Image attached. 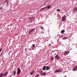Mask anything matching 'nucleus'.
Here are the masks:
<instances>
[{"label": "nucleus", "mask_w": 77, "mask_h": 77, "mask_svg": "<svg viewBox=\"0 0 77 77\" xmlns=\"http://www.w3.org/2000/svg\"><path fill=\"white\" fill-rule=\"evenodd\" d=\"M46 7H47V8L48 7V9L50 8L51 6H50V5H48V6H46Z\"/></svg>", "instance_id": "nucleus-18"}, {"label": "nucleus", "mask_w": 77, "mask_h": 77, "mask_svg": "<svg viewBox=\"0 0 77 77\" xmlns=\"http://www.w3.org/2000/svg\"><path fill=\"white\" fill-rule=\"evenodd\" d=\"M31 30V31H32V32H34V31H35V29H32Z\"/></svg>", "instance_id": "nucleus-21"}, {"label": "nucleus", "mask_w": 77, "mask_h": 77, "mask_svg": "<svg viewBox=\"0 0 77 77\" xmlns=\"http://www.w3.org/2000/svg\"><path fill=\"white\" fill-rule=\"evenodd\" d=\"M47 2H48V1H45V4H46V3H47Z\"/></svg>", "instance_id": "nucleus-26"}, {"label": "nucleus", "mask_w": 77, "mask_h": 77, "mask_svg": "<svg viewBox=\"0 0 77 77\" xmlns=\"http://www.w3.org/2000/svg\"><path fill=\"white\" fill-rule=\"evenodd\" d=\"M2 48H1L0 49V53L1 51H2Z\"/></svg>", "instance_id": "nucleus-28"}, {"label": "nucleus", "mask_w": 77, "mask_h": 77, "mask_svg": "<svg viewBox=\"0 0 77 77\" xmlns=\"http://www.w3.org/2000/svg\"><path fill=\"white\" fill-rule=\"evenodd\" d=\"M75 11V9H73V12H74V11Z\"/></svg>", "instance_id": "nucleus-29"}, {"label": "nucleus", "mask_w": 77, "mask_h": 77, "mask_svg": "<svg viewBox=\"0 0 77 77\" xmlns=\"http://www.w3.org/2000/svg\"><path fill=\"white\" fill-rule=\"evenodd\" d=\"M8 72H5L4 74H3L2 72H1L0 74V77H2V76H6L8 75Z\"/></svg>", "instance_id": "nucleus-1"}, {"label": "nucleus", "mask_w": 77, "mask_h": 77, "mask_svg": "<svg viewBox=\"0 0 77 77\" xmlns=\"http://www.w3.org/2000/svg\"><path fill=\"white\" fill-rule=\"evenodd\" d=\"M75 10L76 11H77V7H76L75 8Z\"/></svg>", "instance_id": "nucleus-25"}, {"label": "nucleus", "mask_w": 77, "mask_h": 77, "mask_svg": "<svg viewBox=\"0 0 77 77\" xmlns=\"http://www.w3.org/2000/svg\"><path fill=\"white\" fill-rule=\"evenodd\" d=\"M32 32H33L31 30L29 32V35H31V33H32Z\"/></svg>", "instance_id": "nucleus-14"}, {"label": "nucleus", "mask_w": 77, "mask_h": 77, "mask_svg": "<svg viewBox=\"0 0 77 77\" xmlns=\"http://www.w3.org/2000/svg\"><path fill=\"white\" fill-rule=\"evenodd\" d=\"M54 58L53 57H52L50 58V59L51 60V61H53V60H54Z\"/></svg>", "instance_id": "nucleus-17"}, {"label": "nucleus", "mask_w": 77, "mask_h": 77, "mask_svg": "<svg viewBox=\"0 0 77 77\" xmlns=\"http://www.w3.org/2000/svg\"><path fill=\"white\" fill-rule=\"evenodd\" d=\"M55 58L57 60H60V55H58V54L56 55L55 57Z\"/></svg>", "instance_id": "nucleus-2"}, {"label": "nucleus", "mask_w": 77, "mask_h": 77, "mask_svg": "<svg viewBox=\"0 0 77 77\" xmlns=\"http://www.w3.org/2000/svg\"><path fill=\"white\" fill-rule=\"evenodd\" d=\"M41 74L42 75H46V73L45 72H44L41 73Z\"/></svg>", "instance_id": "nucleus-11"}, {"label": "nucleus", "mask_w": 77, "mask_h": 77, "mask_svg": "<svg viewBox=\"0 0 77 77\" xmlns=\"http://www.w3.org/2000/svg\"><path fill=\"white\" fill-rule=\"evenodd\" d=\"M61 71H62V70H59L56 69L55 70V72H60Z\"/></svg>", "instance_id": "nucleus-7"}, {"label": "nucleus", "mask_w": 77, "mask_h": 77, "mask_svg": "<svg viewBox=\"0 0 77 77\" xmlns=\"http://www.w3.org/2000/svg\"><path fill=\"white\" fill-rule=\"evenodd\" d=\"M65 32V30H63L61 31V33H63Z\"/></svg>", "instance_id": "nucleus-16"}, {"label": "nucleus", "mask_w": 77, "mask_h": 77, "mask_svg": "<svg viewBox=\"0 0 77 77\" xmlns=\"http://www.w3.org/2000/svg\"><path fill=\"white\" fill-rule=\"evenodd\" d=\"M32 19H34V18H32Z\"/></svg>", "instance_id": "nucleus-31"}, {"label": "nucleus", "mask_w": 77, "mask_h": 77, "mask_svg": "<svg viewBox=\"0 0 77 77\" xmlns=\"http://www.w3.org/2000/svg\"><path fill=\"white\" fill-rule=\"evenodd\" d=\"M35 45L34 44H33L32 45V48H34L35 47Z\"/></svg>", "instance_id": "nucleus-22"}, {"label": "nucleus", "mask_w": 77, "mask_h": 77, "mask_svg": "<svg viewBox=\"0 0 77 77\" xmlns=\"http://www.w3.org/2000/svg\"><path fill=\"white\" fill-rule=\"evenodd\" d=\"M47 8V7H46L43 8H42L40 9V11H42V10H44V9H46Z\"/></svg>", "instance_id": "nucleus-12"}, {"label": "nucleus", "mask_w": 77, "mask_h": 77, "mask_svg": "<svg viewBox=\"0 0 77 77\" xmlns=\"http://www.w3.org/2000/svg\"><path fill=\"white\" fill-rule=\"evenodd\" d=\"M15 73H16V71H14L13 72V74L14 75H15Z\"/></svg>", "instance_id": "nucleus-19"}, {"label": "nucleus", "mask_w": 77, "mask_h": 77, "mask_svg": "<svg viewBox=\"0 0 77 77\" xmlns=\"http://www.w3.org/2000/svg\"><path fill=\"white\" fill-rule=\"evenodd\" d=\"M57 12H59V11H60V9H57Z\"/></svg>", "instance_id": "nucleus-23"}, {"label": "nucleus", "mask_w": 77, "mask_h": 77, "mask_svg": "<svg viewBox=\"0 0 77 77\" xmlns=\"http://www.w3.org/2000/svg\"><path fill=\"white\" fill-rule=\"evenodd\" d=\"M41 29H43V27L41 26Z\"/></svg>", "instance_id": "nucleus-27"}, {"label": "nucleus", "mask_w": 77, "mask_h": 77, "mask_svg": "<svg viewBox=\"0 0 77 77\" xmlns=\"http://www.w3.org/2000/svg\"><path fill=\"white\" fill-rule=\"evenodd\" d=\"M39 74H37L36 75H35V77H38V76H39Z\"/></svg>", "instance_id": "nucleus-20"}, {"label": "nucleus", "mask_w": 77, "mask_h": 77, "mask_svg": "<svg viewBox=\"0 0 77 77\" xmlns=\"http://www.w3.org/2000/svg\"><path fill=\"white\" fill-rule=\"evenodd\" d=\"M21 73V69H20V68H18L17 72V75H19L20 74V73Z\"/></svg>", "instance_id": "nucleus-3"}, {"label": "nucleus", "mask_w": 77, "mask_h": 77, "mask_svg": "<svg viewBox=\"0 0 77 77\" xmlns=\"http://www.w3.org/2000/svg\"><path fill=\"white\" fill-rule=\"evenodd\" d=\"M5 3H7L6 4V7H8V5H9V1L8 0H5Z\"/></svg>", "instance_id": "nucleus-5"}, {"label": "nucleus", "mask_w": 77, "mask_h": 77, "mask_svg": "<svg viewBox=\"0 0 77 77\" xmlns=\"http://www.w3.org/2000/svg\"><path fill=\"white\" fill-rule=\"evenodd\" d=\"M69 51H67L66 52H65L64 53V54H65V55H67V54H69Z\"/></svg>", "instance_id": "nucleus-9"}, {"label": "nucleus", "mask_w": 77, "mask_h": 77, "mask_svg": "<svg viewBox=\"0 0 77 77\" xmlns=\"http://www.w3.org/2000/svg\"><path fill=\"white\" fill-rule=\"evenodd\" d=\"M68 39V38H63V39Z\"/></svg>", "instance_id": "nucleus-24"}, {"label": "nucleus", "mask_w": 77, "mask_h": 77, "mask_svg": "<svg viewBox=\"0 0 77 77\" xmlns=\"http://www.w3.org/2000/svg\"><path fill=\"white\" fill-rule=\"evenodd\" d=\"M32 32H33L31 30L29 32V35H31V33H32Z\"/></svg>", "instance_id": "nucleus-15"}, {"label": "nucleus", "mask_w": 77, "mask_h": 77, "mask_svg": "<svg viewBox=\"0 0 77 77\" xmlns=\"http://www.w3.org/2000/svg\"><path fill=\"white\" fill-rule=\"evenodd\" d=\"M61 37H62V35H61Z\"/></svg>", "instance_id": "nucleus-32"}, {"label": "nucleus", "mask_w": 77, "mask_h": 77, "mask_svg": "<svg viewBox=\"0 0 77 77\" xmlns=\"http://www.w3.org/2000/svg\"><path fill=\"white\" fill-rule=\"evenodd\" d=\"M51 45V44H49V46H50Z\"/></svg>", "instance_id": "nucleus-30"}, {"label": "nucleus", "mask_w": 77, "mask_h": 77, "mask_svg": "<svg viewBox=\"0 0 77 77\" xmlns=\"http://www.w3.org/2000/svg\"><path fill=\"white\" fill-rule=\"evenodd\" d=\"M62 21H65V20H66V16L65 15H64L62 17Z\"/></svg>", "instance_id": "nucleus-4"}, {"label": "nucleus", "mask_w": 77, "mask_h": 77, "mask_svg": "<svg viewBox=\"0 0 77 77\" xmlns=\"http://www.w3.org/2000/svg\"><path fill=\"white\" fill-rule=\"evenodd\" d=\"M45 69H46V66H44L43 67V71H45Z\"/></svg>", "instance_id": "nucleus-13"}, {"label": "nucleus", "mask_w": 77, "mask_h": 77, "mask_svg": "<svg viewBox=\"0 0 77 77\" xmlns=\"http://www.w3.org/2000/svg\"><path fill=\"white\" fill-rule=\"evenodd\" d=\"M73 71H77V66L75 67L73 69Z\"/></svg>", "instance_id": "nucleus-6"}, {"label": "nucleus", "mask_w": 77, "mask_h": 77, "mask_svg": "<svg viewBox=\"0 0 77 77\" xmlns=\"http://www.w3.org/2000/svg\"><path fill=\"white\" fill-rule=\"evenodd\" d=\"M35 72V70H33L32 71V72L30 73V75H33V73H34Z\"/></svg>", "instance_id": "nucleus-8"}, {"label": "nucleus", "mask_w": 77, "mask_h": 77, "mask_svg": "<svg viewBox=\"0 0 77 77\" xmlns=\"http://www.w3.org/2000/svg\"><path fill=\"white\" fill-rule=\"evenodd\" d=\"M50 69V68L48 66H47L46 67V70H49V69Z\"/></svg>", "instance_id": "nucleus-10"}]
</instances>
